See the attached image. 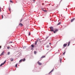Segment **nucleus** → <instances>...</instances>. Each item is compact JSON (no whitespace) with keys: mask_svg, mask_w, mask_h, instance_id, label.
<instances>
[{"mask_svg":"<svg viewBox=\"0 0 75 75\" xmlns=\"http://www.w3.org/2000/svg\"><path fill=\"white\" fill-rule=\"evenodd\" d=\"M50 28L51 30H50V31H51L52 32H53L54 31V28L52 27H50Z\"/></svg>","mask_w":75,"mask_h":75,"instance_id":"obj_1","label":"nucleus"},{"mask_svg":"<svg viewBox=\"0 0 75 75\" xmlns=\"http://www.w3.org/2000/svg\"><path fill=\"white\" fill-rule=\"evenodd\" d=\"M25 61V59L24 58L23 59H21V60H20L19 62L20 63H21V62L22 61H23V62H24V61Z\"/></svg>","mask_w":75,"mask_h":75,"instance_id":"obj_2","label":"nucleus"},{"mask_svg":"<svg viewBox=\"0 0 75 75\" xmlns=\"http://www.w3.org/2000/svg\"><path fill=\"white\" fill-rule=\"evenodd\" d=\"M6 60H5L4 62V63H2L0 65V67H1V66H2L3 65H4V64H5V63H6Z\"/></svg>","mask_w":75,"mask_h":75,"instance_id":"obj_3","label":"nucleus"},{"mask_svg":"<svg viewBox=\"0 0 75 75\" xmlns=\"http://www.w3.org/2000/svg\"><path fill=\"white\" fill-rule=\"evenodd\" d=\"M4 51L0 54V56H1V55H4Z\"/></svg>","mask_w":75,"mask_h":75,"instance_id":"obj_4","label":"nucleus"},{"mask_svg":"<svg viewBox=\"0 0 75 75\" xmlns=\"http://www.w3.org/2000/svg\"><path fill=\"white\" fill-rule=\"evenodd\" d=\"M19 25L21 27H23V24L21 23H20L19 24Z\"/></svg>","mask_w":75,"mask_h":75,"instance_id":"obj_5","label":"nucleus"},{"mask_svg":"<svg viewBox=\"0 0 75 75\" xmlns=\"http://www.w3.org/2000/svg\"><path fill=\"white\" fill-rule=\"evenodd\" d=\"M38 63L39 65H42V63L40 62H38Z\"/></svg>","mask_w":75,"mask_h":75,"instance_id":"obj_6","label":"nucleus"},{"mask_svg":"<svg viewBox=\"0 0 75 75\" xmlns=\"http://www.w3.org/2000/svg\"><path fill=\"white\" fill-rule=\"evenodd\" d=\"M58 31V30L56 29L53 32H54V33H56V32H57V31Z\"/></svg>","mask_w":75,"mask_h":75,"instance_id":"obj_7","label":"nucleus"},{"mask_svg":"<svg viewBox=\"0 0 75 75\" xmlns=\"http://www.w3.org/2000/svg\"><path fill=\"white\" fill-rule=\"evenodd\" d=\"M42 11H43L44 12H47V11L45 10L43 8L42 9Z\"/></svg>","mask_w":75,"mask_h":75,"instance_id":"obj_8","label":"nucleus"},{"mask_svg":"<svg viewBox=\"0 0 75 75\" xmlns=\"http://www.w3.org/2000/svg\"><path fill=\"white\" fill-rule=\"evenodd\" d=\"M67 45V44H64V45H63V46L64 47H66V46Z\"/></svg>","mask_w":75,"mask_h":75,"instance_id":"obj_9","label":"nucleus"},{"mask_svg":"<svg viewBox=\"0 0 75 75\" xmlns=\"http://www.w3.org/2000/svg\"><path fill=\"white\" fill-rule=\"evenodd\" d=\"M38 40H37L35 42V45H37V42H38Z\"/></svg>","mask_w":75,"mask_h":75,"instance_id":"obj_10","label":"nucleus"},{"mask_svg":"<svg viewBox=\"0 0 75 75\" xmlns=\"http://www.w3.org/2000/svg\"><path fill=\"white\" fill-rule=\"evenodd\" d=\"M74 20H75V18H73V19H72L71 20V22H73V21H74Z\"/></svg>","mask_w":75,"mask_h":75,"instance_id":"obj_11","label":"nucleus"},{"mask_svg":"<svg viewBox=\"0 0 75 75\" xmlns=\"http://www.w3.org/2000/svg\"><path fill=\"white\" fill-rule=\"evenodd\" d=\"M10 60L11 62H12V61H13L14 59H13L12 58H11L10 59Z\"/></svg>","mask_w":75,"mask_h":75,"instance_id":"obj_12","label":"nucleus"},{"mask_svg":"<svg viewBox=\"0 0 75 75\" xmlns=\"http://www.w3.org/2000/svg\"><path fill=\"white\" fill-rule=\"evenodd\" d=\"M53 69H52V70L51 71H50L49 72V74H51V72H53Z\"/></svg>","mask_w":75,"mask_h":75,"instance_id":"obj_13","label":"nucleus"},{"mask_svg":"<svg viewBox=\"0 0 75 75\" xmlns=\"http://www.w3.org/2000/svg\"><path fill=\"white\" fill-rule=\"evenodd\" d=\"M70 41H69V42L68 44V45H67V46H68H68H69V44H70Z\"/></svg>","mask_w":75,"mask_h":75,"instance_id":"obj_14","label":"nucleus"},{"mask_svg":"<svg viewBox=\"0 0 75 75\" xmlns=\"http://www.w3.org/2000/svg\"><path fill=\"white\" fill-rule=\"evenodd\" d=\"M31 47H32V48H34V45H32Z\"/></svg>","mask_w":75,"mask_h":75,"instance_id":"obj_15","label":"nucleus"},{"mask_svg":"<svg viewBox=\"0 0 75 75\" xmlns=\"http://www.w3.org/2000/svg\"><path fill=\"white\" fill-rule=\"evenodd\" d=\"M45 56H42L41 57V58H45Z\"/></svg>","mask_w":75,"mask_h":75,"instance_id":"obj_16","label":"nucleus"},{"mask_svg":"<svg viewBox=\"0 0 75 75\" xmlns=\"http://www.w3.org/2000/svg\"><path fill=\"white\" fill-rule=\"evenodd\" d=\"M10 52H8V55H10Z\"/></svg>","mask_w":75,"mask_h":75,"instance_id":"obj_17","label":"nucleus"},{"mask_svg":"<svg viewBox=\"0 0 75 75\" xmlns=\"http://www.w3.org/2000/svg\"><path fill=\"white\" fill-rule=\"evenodd\" d=\"M60 24H61V23H59L57 24V25H60Z\"/></svg>","mask_w":75,"mask_h":75,"instance_id":"obj_18","label":"nucleus"},{"mask_svg":"<svg viewBox=\"0 0 75 75\" xmlns=\"http://www.w3.org/2000/svg\"><path fill=\"white\" fill-rule=\"evenodd\" d=\"M34 53L35 54H36V53H37V52H36L35 51H34Z\"/></svg>","mask_w":75,"mask_h":75,"instance_id":"obj_19","label":"nucleus"},{"mask_svg":"<svg viewBox=\"0 0 75 75\" xmlns=\"http://www.w3.org/2000/svg\"><path fill=\"white\" fill-rule=\"evenodd\" d=\"M62 62V60H61V59H60V63H61V62Z\"/></svg>","mask_w":75,"mask_h":75,"instance_id":"obj_20","label":"nucleus"},{"mask_svg":"<svg viewBox=\"0 0 75 75\" xmlns=\"http://www.w3.org/2000/svg\"><path fill=\"white\" fill-rule=\"evenodd\" d=\"M65 51H64V53H63V55H65Z\"/></svg>","mask_w":75,"mask_h":75,"instance_id":"obj_21","label":"nucleus"},{"mask_svg":"<svg viewBox=\"0 0 75 75\" xmlns=\"http://www.w3.org/2000/svg\"><path fill=\"white\" fill-rule=\"evenodd\" d=\"M17 64H16L15 65V67L16 68H17Z\"/></svg>","mask_w":75,"mask_h":75,"instance_id":"obj_22","label":"nucleus"},{"mask_svg":"<svg viewBox=\"0 0 75 75\" xmlns=\"http://www.w3.org/2000/svg\"><path fill=\"white\" fill-rule=\"evenodd\" d=\"M23 21V19H21L20 21V23H21V22Z\"/></svg>","mask_w":75,"mask_h":75,"instance_id":"obj_23","label":"nucleus"},{"mask_svg":"<svg viewBox=\"0 0 75 75\" xmlns=\"http://www.w3.org/2000/svg\"><path fill=\"white\" fill-rule=\"evenodd\" d=\"M8 9L9 11H11V9H10V8H9Z\"/></svg>","mask_w":75,"mask_h":75,"instance_id":"obj_24","label":"nucleus"},{"mask_svg":"<svg viewBox=\"0 0 75 75\" xmlns=\"http://www.w3.org/2000/svg\"><path fill=\"white\" fill-rule=\"evenodd\" d=\"M7 49H8V50L9 49V48H10V47H7Z\"/></svg>","mask_w":75,"mask_h":75,"instance_id":"obj_25","label":"nucleus"},{"mask_svg":"<svg viewBox=\"0 0 75 75\" xmlns=\"http://www.w3.org/2000/svg\"><path fill=\"white\" fill-rule=\"evenodd\" d=\"M10 1V2H11V3H13V1L11 0Z\"/></svg>","mask_w":75,"mask_h":75,"instance_id":"obj_26","label":"nucleus"},{"mask_svg":"<svg viewBox=\"0 0 75 75\" xmlns=\"http://www.w3.org/2000/svg\"><path fill=\"white\" fill-rule=\"evenodd\" d=\"M31 33H30V32H29V33L28 35H30Z\"/></svg>","mask_w":75,"mask_h":75,"instance_id":"obj_27","label":"nucleus"},{"mask_svg":"<svg viewBox=\"0 0 75 75\" xmlns=\"http://www.w3.org/2000/svg\"><path fill=\"white\" fill-rule=\"evenodd\" d=\"M9 43H13V42H9Z\"/></svg>","mask_w":75,"mask_h":75,"instance_id":"obj_28","label":"nucleus"},{"mask_svg":"<svg viewBox=\"0 0 75 75\" xmlns=\"http://www.w3.org/2000/svg\"><path fill=\"white\" fill-rule=\"evenodd\" d=\"M1 16L2 18H3V15H1Z\"/></svg>","mask_w":75,"mask_h":75,"instance_id":"obj_29","label":"nucleus"},{"mask_svg":"<svg viewBox=\"0 0 75 75\" xmlns=\"http://www.w3.org/2000/svg\"><path fill=\"white\" fill-rule=\"evenodd\" d=\"M1 48V46H0V48Z\"/></svg>","mask_w":75,"mask_h":75,"instance_id":"obj_30","label":"nucleus"},{"mask_svg":"<svg viewBox=\"0 0 75 75\" xmlns=\"http://www.w3.org/2000/svg\"><path fill=\"white\" fill-rule=\"evenodd\" d=\"M0 12H1V8H0Z\"/></svg>","mask_w":75,"mask_h":75,"instance_id":"obj_31","label":"nucleus"},{"mask_svg":"<svg viewBox=\"0 0 75 75\" xmlns=\"http://www.w3.org/2000/svg\"><path fill=\"white\" fill-rule=\"evenodd\" d=\"M48 38V37H47L46 39H47V38Z\"/></svg>","mask_w":75,"mask_h":75,"instance_id":"obj_32","label":"nucleus"},{"mask_svg":"<svg viewBox=\"0 0 75 75\" xmlns=\"http://www.w3.org/2000/svg\"><path fill=\"white\" fill-rule=\"evenodd\" d=\"M49 44H50V45H51V43H49Z\"/></svg>","mask_w":75,"mask_h":75,"instance_id":"obj_33","label":"nucleus"},{"mask_svg":"<svg viewBox=\"0 0 75 75\" xmlns=\"http://www.w3.org/2000/svg\"><path fill=\"white\" fill-rule=\"evenodd\" d=\"M42 5H44V3L42 4Z\"/></svg>","mask_w":75,"mask_h":75,"instance_id":"obj_34","label":"nucleus"},{"mask_svg":"<svg viewBox=\"0 0 75 75\" xmlns=\"http://www.w3.org/2000/svg\"><path fill=\"white\" fill-rule=\"evenodd\" d=\"M47 47H49V46H47Z\"/></svg>","mask_w":75,"mask_h":75,"instance_id":"obj_35","label":"nucleus"},{"mask_svg":"<svg viewBox=\"0 0 75 75\" xmlns=\"http://www.w3.org/2000/svg\"><path fill=\"white\" fill-rule=\"evenodd\" d=\"M66 9L67 10V8Z\"/></svg>","mask_w":75,"mask_h":75,"instance_id":"obj_36","label":"nucleus"}]
</instances>
